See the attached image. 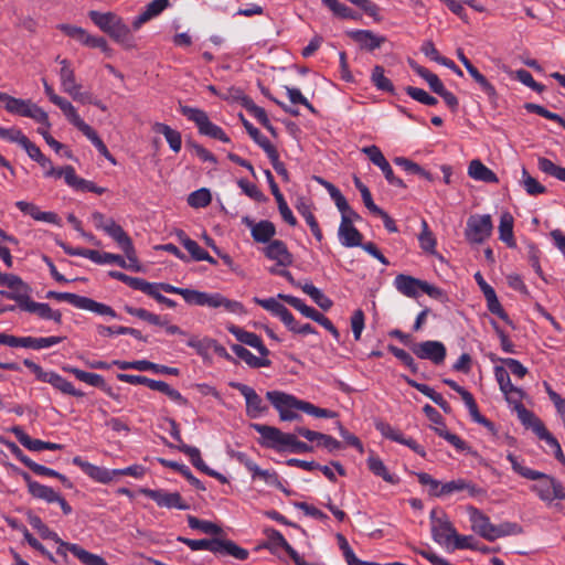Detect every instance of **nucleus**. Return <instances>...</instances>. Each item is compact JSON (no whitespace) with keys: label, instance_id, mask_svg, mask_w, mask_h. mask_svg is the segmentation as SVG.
Returning <instances> with one entry per match:
<instances>
[{"label":"nucleus","instance_id":"1","mask_svg":"<svg viewBox=\"0 0 565 565\" xmlns=\"http://www.w3.org/2000/svg\"><path fill=\"white\" fill-rule=\"evenodd\" d=\"M266 397L279 413V418L284 422L298 420L301 417L299 412L319 418H332L335 416V413L330 409L320 408L309 402L280 391H269L266 393Z\"/></svg>","mask_w":565,"mask_h":565},{"label":"nucleus","instance_id":"2","mask_svg":"<svg viewBox=\"0 0 565 565\" xmlns=\"http://www.w3.org/2000/svg\"><path fill=\"white\" fill-rule=\"evenodd\" d=\"M507 459L511 462L512 469L521 477L536 481V483L532 484L530 489L543 502L552 503L555 500H565V488L559 480L546 473L522 466L518 461V458L512 454H509Z\"/></svg>","mask_w":565,"mask_h":565},{"label":"nucleus","instance_id":"3","mask_svg":"<svg viewBox=\"0 0 565 565\" xmlns=\"http://www.w3.org/2000/svg\"><path fill=\"white\" fill-rule=\"evenodd\" d=\"M166 292L180 295L191 306L207 307L212 309L223 308L225 311L235 315H244L245 308L242 302L228 299L220 292H204L195 289L168 286Z\"/></svg>","mask_w":565,"mask_h":565},{"label":"nucleus","instance_id":"4","mask_svg":"<svg viewBox=\"0 0 565 565\" xmlns=\"http://www.w3.org/2000/svg\"><path fill=\"white\" fill-rule=\"evenodd\" d=\"M88 17L100 31L108 34L124 49L131 50L136 47V40L130 28L118 14L114 12H99L92 10L88 12Z\"/></svg>","mask_w":565,"mask_h":565},{"label":"nucleus","instance_id":"5","mask_svg":"<svg viewBox=\"0 0 565 565\" xmlns=\"http://www.w3.org/2000/svg\"><path fill=\"white\" fill-rule=\"evenodd\" d=\"M92 222L97 230L105 232L119 245L127 259L132 263L137 262L136 249L131 238L115 220L106 217L103 213L96 211L92 214Z\"/></svg>","mask_w":565,"mask_h":565},{"label":"nucleus","instance_id":"6","mask_svg":"<svg viewBox=\"0 0 565 565\" xmlns=\"http://www.w3.org/2000/svg\"><path fill=\"white\" fill-rule=\"evenodd\" d=\"M468 513L471 529L488 541H494L498 537L516 533L520 530V527L513 523H504L500 526L493 525L490 519L475 507H469Z\"/></svg>","mask_w":565,"mask_h":565},{"label":"nucleus","instance_id":"7","mask_svg":"<svg viewBox=\"0 0 565 565\" xmlns=\"http://www.w3.org/2000/svg\"><path fill=\"white\" fill-rule=\"evenodd\" d=\"M45 298L55 299L57 301H66L78 309L92 311L100 316H109L111 318L117 317V313L111 307L102 302H97L92 298L79 296L76 294L58 292L51 290L46 292Z\"/></svg>","mask_w":565,"mask_h":565},{"label":"nucleus","instance_id":"8","mask_svg":"<svg viewBox=\"0 0 565 565\" xmlns=\"http://www.w3.org/2000/svg\"><path fill=\"white\" fill-rule=\"evenodd\" d=\"M250 427L262 436L260 444L264 447L276 449L278 451H292L294 445L297 440L295 434L282 433L276 427L262 424H252Z\"/></svg>","mask_w":565,"mask_h":565},{"label":"nucleus","instance_id":"9","mask_svg":"<svg viewBox=\"0 0 565 565\" xmlns=\"http://www.w3.org/2000/svg\"><path fill=\"white\" fill-rule=\"evenodd\" d=\"M179 110L183 116L196 125L201 135L218 139L223 142H230L228 136L220 126L213 124L209 119V116L204 110L185 105H180Z\"/></svg>","mask_w":565,"mask_h":565},{"label":"nucleus","instance_id":"10","mask_svg":"<svg viewBox=\"0 0 565 565\" xmlns=\"http://www.w3.org/2000/svg\"><path fill=\"white\" fill-rule=\"evenodd\" d=\"M394 285L401 294L411 298H416L422 292H425L433 298H439L443 295L438 287L403 274L396 276Z\"/></svg>","mask_w":565,"mask_h":565},{"label":"nucleus","instance_id":"11","mask_svg":"<svg viewBox=\"0 0 565 565\" xmlns=\"http://www.w3.org/2000/svg\"><path fill=\"white\" fill-rule=\"evenodd\" d=\"M23 364L35 374L39 381L51 384L54 388L58 390L63 394L77 397L83 396L81 391H77L71 382L62 377L60 374L53 371L46 372L42 369L41 365L29 359H25Z\"/></svg>","mask_w":565,"mask_h":565},{"label":"nucleus","instance_id":"12","mask_svg":"<svg viewBox=\"0 0 565 565\" xmlns=\"http://www.w3.org/2000/svg\"><path fill=\"white\" fill-rule=\"evenodd\" d=\"M430 531L433 540L447 548L456 535V529L443 511L433 510L430 512Z\"/></svg>","mask_w":565,"mask_h":565},{"label":"nucleus","instance_id":"13","mask_svg":"<svg viewBox=\"0 0 565 565\" xmlns=\"http://www.w3.org/2000/svg\"><path fill=\"white\" fill-rule=\"evenodd\" d=\"M4 108L10 114L32 118L36 122L51 127L47 114L30 99H21L12 96L9 103L4 105Z\"/></svg>","mask_w":565,"mask_h":565},{"label":"nucleus","instance_id":"14","mask_svg":"<svg viewBox=\"0 0 565 565\" xmlns=\"http://www.w3.org/2000/svg\"><path fill=\"white\" fill-rule=\"evenodd\" d=\"M278 297L285 300L288 305H290L296 310L300 311L306 318L312 319L313 321L321 324L324 329H327L333 338L339 341L340 333L338 329L333 326L330 319L323 316L321 312L316 310L315 308L307 306L301 299L290 296V295H278Z\"/></svg>","mask_w":565,"mask_h":565},{"label":"nucleus","instance_id":"15","mask_svg":"<svg viewBox=\"0 0 565 565\" xmlns=\"http://www.w3.org/2000/svg\"><path fill=\"white\" fill-rule=\"evenodd\" d=\"M492 228V220L489 214L471 215L467 221L465 236L472 244H481L490 237Z\"/></svg>","mask_w":565,"mask_h":565},{"label":"nucleus","instance_id":"16","mask_svg":"<svg viewBox=\"0 0 565 565\" xmlns=\"http://www.w3.org/2000/svg\"><path fill=\"white\" fill-rule=\"evenodd\" d=\"M140 493L153 500L158 507L168 509L189 510L190 505L182 499L179 492H167L164 490L140 489Z\"/></svg>","mask_w":565,"mask_h":565},{"label":"nucleus","instance_id":"17","mask_svg":"<svg viewBox=\"0 0 565 565\" xmlns=\"http://www.w3.org/2000/svg\"><path fill=\"white\" fill-rule=\"evenodd\" d=\"M361 151L369 157V159L372 161L373 164H375L376 167H379L381 169L386 181L391 185L398 186V188L406 186L405 183L403 182V180L397 178L394 174L390 162L386 160V158L384 157V154L382 153L381 149L377 146H375V145L367 146V147L362 148Z\"/></svg>","mask_w":565,"mask_h":565},{"label":"nucleus","instance_id":"18","mask_svg":"<svg viewBox=\"0 0 565 565\" xmlns=\"http://www.w3.org/2000/svg\"><path fill=\"white\" fill-rule=\"evenodd\" d=\"M230 385L244 396L246 402V415L249 418H257L267 411V406L264 405L262 397L253 387L234 382Z\"/></svg>","mask_w":565,"mask_h":565},{"label":"nucleus","instance_id":"19","mask_svg":"<svg viewBox=\"0 0 565 565\" xmlns=\"http://www.w3.org/2000/svg\"><path fill=\"white\" fill-rule=\"evenodd\" d=\"M413 353L424 360H430L435 364H440L446 358V348L439 341H424L412 344Z\"/></svg>","mask_w":565,"mask_h":565},{"label":"nucleus","instance_id":"20","mask_svg":"<svg viewBox=\"0 0 565 565\" xmlns=\"http://www.w3.org/2000/svg\"><path fill=\"white\" fill-rule=\"evenodd\" d=\"M242 222L250 230V235L255 242L269 244L274 241L273 237L276 235V227L273 222L264 220L255 223L248 216H244Z\"/></svg>","mask_w":565,"mask_h":565},{"label":"nucleus","instance_id":"21","mask_svg":"<svg viewBox=\"0 0 565 565\" xmlns=\"http://www.w3.org/2000/svg\"><path fill=\"white\" fill-rule=\"evenodd\" d=\"M494 376L501 392L505 395L509 403H519L522 401L524 396L523 391L511 383L509 372L504 366H495Z\"/></svg>","mask_w":565,"mask_h":565},{"label":"nucleus","instance_id":"22","mask_svg":"<svg viewBox=\"0 0 565 565\" xmlns=\"http://www.w3.org/2000/svg\"><path fill=\"white\" fill-rule=\"evenodd\" d=\"M236 459L252 473L253 479H262L265 482L282 489L278 475L275 471L260 469L246 454L238 452Z\"/></svg>","mask_w":565,"mask_h":565},{"label":"nucleus","instance_id":"23","mask_svg":"<svg viewBox=\"0 0 565 565\" xmlns=\"http://www.w3.org/2000/svg\"><path fill=\"white\" fill-rule=\"evenodd\" d=\"M264 254L270 260L276 262L277 266L288 267L294 262L292 255L288 250L287 245L280 239L271 241L264 248Z\"/></svg>","mask_w":565,"mask_h":565},{"label":"nucleus","instance_id":"24","mask_svg":"<svg viewBox=\"0 0 565 565\" xmlns=\"http://www.w3.org/2000/svg\"><path fill=\"white\" fill-rule=\"evenodd\" d=\"M73 463L79 467L89 478L97 482L108 483L115 479V469L109 470L95 466L88 461L83 460L78 456L73 458Z\"/></svg>","mask_w":565,"mask_h":565},{"label":"nucleus","instance_id":"25","mask_svg":"<svg viewBox=\"0 0 565 565\" xmlns=\"http://www.w3.org/2000/svg\"><path fill=\"white\" fill-rule=\"evenodd\" d=\"M347 35L356 42L362 50L374 51L379 49L386 38L377 35L370 30H351L347 31Z\"/></svg>","mask_w":565,"mask_h":565},{"label":"nucleus","instance_id":"26","mask_svg":"<svg viewBox=\"0 0 565 565\" xmlns=\"http://www.w3.org/2000/svg\"><path fill=\"white\" fill-rule=\"evenodd\" d=\"M227 330L233 335H235V338L239 342L256 349L262 356L269 355V350L264 345L260 337L257 335L256 333L245 331L242 328L234 324L228 326Z\"/></svg>","mask_w":565,"mask_h":565},{"label":"nucleus","instance_id":"27","mask_svg":"<svg viewBox=\"0 0 565 565\" xmlns=\"http://www.w3.org/2000/svg\"><path fill=\"white\" fill-rule=\"evenodd\" d=\"M514 404L518 417L526 428H531L540 439L548 433L543 422L533 412L526 409L521 402Z\"/></svg>","mask_w":565,"mask_h":565},{"label":"nucleus","instance_id":"28","mask_svg":"<svg viewBox=\"0 0 565 565\" xmlns=\"http://www.w3.org/2000/svg\"><path fill=\"white\" fill-rule=\"evenodd\" d=\"M15 206L25 215H30L35 221L60 225V217L54 212H42L39 206L32 202L18 201Z\"/></svg>","mask_w":565,"mask_h":565},{"label":"nucleus","instance_id":"29","mask_svg":"<svg viewBox=\"0 0 565 565\" xmlns=\"http://www.w3.org/2000/svg\"><path fill=\"white\" fill-rule=\"evenodd\" d=\"M24 481L26 482L29 493L36 498L44 500L47 503H54L58 499V493L51 487L41 484L38 481L32 480L30 475L26 472L22 473Z\"/></svg>","mask_w":565,"mask_h":565},{"label":"nucleus","instance_id":"30","mask_svg":"<svg viewBox=\"0 0 565 565\" xmlns=\"http://www.w3.org/2000/svg\"><path fill=\"white\" fill-rule=\"evenodd\" d=\"M88 259L96 264H116L121 268L130 269L138 271L140 267L138 266V260L132 263L128 259L129 264L126 262L124 257L117 254L111 253H100L98 250L93 249L92 253H88Z\"/></svg>","mask_w":565,"mask_h":565},{"label":"nucleus","instance_id":"31","mask_svg":"<svg viewBox=\"0 0 565 565\" xmlns=\"http://www.w3.org/2000/svg\"><path fill=\"white\" fill-rule=\"evenodd\" d=\"M22 311L33 313L43 320H53L54 322H56L58 324L62 323V313L60 310L52 309L49 303L36 302V301L32 300V298L24 306Z\"/></svg>","mask_w":565,"mask_h":565},{"label":"nucleus","instance_id":"32","mask_svg":"<svg viewBox=\"0 0 565 565\" xmlns=\"http://www.w3.org/2000/svg\"><path fill=\"white\" fill-rule=\"evenodd\" d=\"M460 491H467L470 497H477L482 492V490L479 487H477L475 483H472L471 481L459 478V479L443 483V486L440 487L439 493H444V497H446V495H450L455 492H460Z\"/></svg>","mask_w":565,"mask_h":565},{"label":"nucleus","instance_id":"33","mask_svg":"<svg viewBox=\"0 0 565 565\" xmlns=\"http://www.w3.org/2000/svg\"><path fill=\"white\" fill-rule=\"evenodd\" d=\"M254 301L263 307L264 309L270 311L273 315L277 316L284 324L292 323V313L277 299L275 298H254Z\"/></svg>","mask_w":565,"mask_h":565},{"label":"nucleus","instance_id":"34","mask_svg":"<svg viewBox=\"0 0 565 565\" xmlns=\"http://www.w3.org/2000/svg\"><path fill=\"white\" fill-rule=\"evenodd\" d=\"M468 175L476 180L486 183H498L497 174L486 167L479 159H473L468 166Z\"/></svg>","mask_w":565,"mask_h":565},{"label":"nucleus","instance_id":"35","mask_svg":"<svg viewBox=\"0 0 565 565\" xmlns=\"http://www.w3.org/2000/svg\"><path fill=\"white\" fill-rule=\"evenodd\" d=\"M231 349L241 360L253 369L268 367L271 364L267 356H256L241 344H232Z\"/></svg>","mask_w":565,"mask_h":565},{"label":"nucleus","instance_id":"36","mask_svg":"<svg viewBox=\"0 0 565 565\" xmlns=\"http://www.w3.org/2000/svg\"><path fill=\"white\" fill-rule=\"evenodd\" d=\"M348 222H341L338 236L344 247H356L362 245V234L354 225H348Z\"/></svg>","mask_w":565,"mask_h":565},{"label":"nucleus","instance_id":"37","mask_svg":"<svg viewBox=\"0 0 565 565\" xmlns=\"http://www.w3.org/2000/svg\"><path fill=\"white\" fill-rule=\"evenodd\" d=\"M30 294L31 288L24 281H21V285H17L15 288L10 290H0V295L7 299L14 300L20 310H22L31 299Z\"/></svg>","mask_w":565,"mask_h":565},{"label":"nucleus","instance_id":"38","mask_svg":"<svg viewBox=\"0 0 565 565\" xmlns=\"http://www.w3.org/2000/svg\"><path fill=\"white\" fill-rule=\"evenodd\" d=\"M62 370L64 372L73 374L77 380H79L88 385H92L94 387L104 388L106 385L104 377L99 374L85 372L83 370H79V369L71 366V365H63Z\"/></svg>","mask_w":565,"mask_h":565},{"label":"nucleus","instance_id":"39","mask_svg":"<svg viewBox=\"0 0 565 565\" xmlns=\"http://www.w3.org/2000/svg\"><path fill=\"white\" fill-rule=\"evenodd\" d=\"M148 387L150 390L166 394L171 401H173L178 405H188V399L184 396H182V394L179 391L171 387L167 382L150 379Z\"/></svg>","mask_w":565,"mask_h":565},{"label":"nucleus","instance_id":"40","mask_svg":"<svg viewBox=\"0 0 565 565\" xmlns=\"http://www.w3.org/2000/svg\"><path fill=\"white\" fill-rule=\"evenodd\" d=\"M52 103L63 111L68 121L72 125H74L78 130L86 125V122L77 114L75 107L67 99L57 96L54 97V100Z\"/></svg>","mask_w":565,"mask_h":565},{"label":"nucleus","instance_id":"41","mask_svg":"<svg viewBox=\"0 0 565 565\" xmlns=\"http://www.w3.org/2000/svg\"><path fill=\"white\" fill-rule=\"evenodd\" d=\"M60 64L62 65L60 71V81L62 89L66 93H73V90L79 85L75 79V72L71 67V64L67 60H61Z\"/></svg>","mask_w":565,"mask_h":565},{"label":"nucleus","instance_id":"42","mask_svg":"<svg viewBox=\"0 0 565 565\" xmlns=\"http://www.w3.org/2000/svg\"><path fill=\"white\" fill-rule=\"evenodd\" d=\"M499 236L509 247L515 246L513 236V216L509 212L501 214L499 224Z\"/></svg>","mask_w":565,"mask_h":565},{"label":"nucleus","instance_id":"43","mask_svg":"<svg viewBox=\"0 0 565 565\" xmlns=\"http://www.w3.org/2000/svg\"><path fill=\"white\" fill-rule=\"evenodd\" d=\"M217 554L230 555L239 561L246 559L249 555L247 550L238 546L235 542L221 539H218Z\"/></svg>","mask_w":565,"mask_h":565},{"label":"nucleus","instance_id":"44","mask_svg":"<svg viewBox=\"0 0 565 565\" xmlns=\"http://www.w3.org/2000/svg\"><path fill=\"white\" fill-rule=\"evenodd\" d=\"M154 131L162 134L168 141L170 148L174 152H179L182 147V139L181 134L174 129H172L170 126L161 122H156L153 126Z\"/></svg>","mask_w":565,"mask_h":565},{"label":"nucleus","instance_id":"45","mask_svg":"<svg viewBox=\"0 0 565 565\" xmlns=\"http://www.w3.org/2000/svg\"><path fill=\"white\" fill-rule=\"evenodd\" d=\"M177 541L185 544L192 551H210L214 554H217L218 539L192 540L178 536Z\"/></svg>","mask_w":565,"mask_h":565},{"label":"nucleus","instance_id":"46","mask_svg":"<svg viewBox=\"0 0 565 565\" xmlns=\"http://www.w3.org/2000/svg\"><path fill=\"white\" fill-rule=\"evenodd\" d=\"M409 64H411L412 68L416 72V74L419 75L422 78H424L427 82V84L429 85V88L434 93L438 94L445 88L443 82L439 79V77L436 74L431 73L429 70H427L414 62H411Z\"/></svg>","mask_w":565,"mask_h":565},{"label":"nucleus","instance_id":"47","mask_svg":"<svg viewBox=\"0 0 565 565\" xmlns=\"http://www.w3.org/2000/svg\"><path fill=\"white\" fill-rule=\"evenodd\" d=\"M70 552L84 565H107L104 557L84 550L79 545H71Z\"/></svg>","mask_w":565,"mask_h":565},{"label":"nucleus","instance_id":"48","mask_svg":"<svg viewBox=\"0 0 565 565\" xmlns=\"http://www.w3.org/2000/svg\"><path fill=\"white\" fill-rule=\"evenodd\" d=\"M371 82L379 90L394 94V85L391 79L385 76L383 66H374L371 74Z\"/></svg>","mask_w":565,"mask_h":565},{"label":"nucleus","instance_id":"49","mask_svg":"<svg viewBox=\"0 0 565 565\" xmlns=\"http://www.w3.org/2000/svg\"><path fill=\"white\" fill-rule=\"evenodd\" d=\"M243 125L248 132L249 137L268 154L276 147L266 138L256 127L249 121L243 119Z\"/></svg>","mask_w":565,"mask_h":565},{"label":"nucleus","instance_id":"50","mask_svg":"<svg viewBox=\"0 0 565 565\" xmlns=\"http://www.w3.org/2000/svg\"><path fill=\"white\" fill-rule=\"evenodd\" d=\"M186 520L189 526L193 530H199L211 535H218L222 533V527L211 521L200 520L193 515H188Z\"/></svg>","mask_w":565,"mask_h":565},{"label":"nucleus","instance_id":"51","mask_svg":"<svg viewBox=\"0 0 565 565\" xmlns=\"http://www.w3.org/2000/svg\"><path fill=\"white\" fill-rule=\"evenodd\" d=\"M12 433L19 443L31 451L44 450V443L41 439L31 438L21 427H13Z\"/></svg>","mask_w":565,"mask_h":565},{"label":"nucleus","instance_id":"52","mask_svg":"<svg viewBox=\"0 0 565 565\" xmlns=\"http://www.w3.org/2000/svg\"><path fill=\"white\" fill-rule=\"evenodd\" d=\"M367 467L375 476L383 478L386 482L396 483L397 480L388 472L386 466L379 457L370 456L367 459Z\"/></svg>","mask_w":565,"mask_h":565},{"label":"nucleus","instance_id":"53","mask_svg":"<svg viewBox=\"0 0 565 565\" xmlns=\"http://www.w3.org/2000/svg\"><path fill=\"white\" fill-rule=\"evenodd\" d=\"M420 248L426 252L434 254L436 248V238L433 232L429 230L428 224L425 220L422 221V232L418 236Z\"/></svg>","mask_w":565,"mask_h":565},{"label":"nucleus","instance_id":"54","mask_svg":"<svg viewBox=\"0 0 565 565\" xmlns=\"http://www.w3.org/2000/svg\"><path fill=\"white\" fill-rule=\"evenodd\" d=\"M178 449L185 454L191 463L196 468L199 469L200 471L204 472L205 470H207V466L205 465V462L203 461L202 457H201V452H200V449L196 448V447H193V446H189L186 444H182V445H178Z\"/></svg>","mask_w":565,"mask_h":565},{"label":"nucleus","instance_id":"55","mask_svg":"<svg viewBox=\"0 0 565 565\" xmlns=\"http://www.w3.org/2000/svg\"><path fill=\"white\" fill-rule=\"evenodd\" d=\"M79 130L92 141V143L103 156H105L111 162H115L104 141L98 137L97 132L89 125L86 124Z\"/></svg>","mask_w":565,"mask_h":565},{"label":"nucleus","instance_id":"56","mask_svg":"<svg viewBox=\"0 0 565 565\" xmlns=\"http://www.w3.org/2000/svg\"><path fill=\"white\" fill-rule=\"evenodd\" d=\"M522 185L529 195H537L546 192V188L531 177L525 168L522 169Z\"/></svg>","mask_w":565,"mask_h":565},{"label":"nucleus","instance_id":"57","mask_svg":"<svg viewBox=\"0 0 565 565\" xmlns=\"http://www.w3.org/2000/svg\"><path fill=\"white\" fill-rule=\"evenodd\" d=\"M467 72L479 84L480 88L488 95V97H495L497 92L494 86L478 71L476 66H470Z\"/></svg>","mask_w":565,"mask_h":565},{"label":"nucleus","instance_id":"58","mask_svg":"<svg viewBox=\"0 0 565 565\" xmlns=\"http://www.w3.org/2000/svg\"><path fill=\"white\" fill-rule=\"evenodd\" d=\"M438 426L434 427L435 433L451 444L456 449L463 450L466 449V443L456 434L450 433L447 427L441 424H437Z\"/></svg>","mask_w":565,"mask_h":565},{"label":"nucleus","instance_id":"59","mask_svg":"<svg viewBox=\"0 0 565 565\" xmlns=\"http://www.w3.org/2000/svg\"><path fill=\"white\" fill-rule=\"evenodd\" d=\"M191 255V257L196 260V262H201V260H205V262H209L210 264L212 265H215L216 264V260L210 256V254L204 250L195 241H186L185 242V247H184Z\"/></svg>","mask_w":565,"mask_h":565},{"label":"nucleus","instance_id":"60","mask_svg":"<svg viewBox=\"0 0 565 565\" xmlns=\"http://www.w3.org/2000/svg\"><path fill=\"white\" fill-rule=\"evenodd\" d=\"M211 193L205 188L199 189L188 196V204L195 209L205 207L211 203Z\"/></svg>","mask_w":565,"mask_h":565},{"label":"nucleus","instance_id":"61","mask_svg":"<svg viewBox=\"0 0 565 565\" xmlns=\"http://www.w3.org/2000/svg\"><path fill=\"white\" fill-rule=\"evenodd\" d=\"M139 371H152L158 374H168L174 376H178L180 374V371L177 367L156 364L147 360H140Z\"/></svg>","mask_w":565,"mask_h":565},{"label":"nucleus","instance_id":"62","mask_svg":"<svg viewBox=\"0 0 565 565\" xmlns=\"http://www.w3.org/2000/svg\"><path fill=\"white\" fill-rule=\"evenodd\" d=\"M405 90L408 96L424 105L435 106L438 103V100L434 96L429 95L422 88L407 86Z\"/></svg>","mask_w":565,"mask_h":565},{"label":"nucleus","instance_id":"63","mask_svg":"<svg viewBox=\"0 0 565 565\" xmlns=\"http://www.w3.org/2000/svg\"><path fill=\"white\" fill-rule=\"evenodd\" d=\"M486 300H487V307H488V310L498 316L500 319H502L503 321H505L507 323H510V319H509V316L507 315V312L504 311V309L502 308L498 297H497V294L495 291L486 296L484 297Z\"/></svg>","mask_w":565,"mask_h":565},{"label":"nucleus","instance_id":"64","mask_svg":"<svg viewBox=\"0 0 565 565\" xmlns=\"http://www.w3.org/2000/svg\"><path fill=\"white\" fill-rule=\"evenodd\" d=\"M388 351L397 358L405 366H407L413 373L418 371L417 364L413 356L403 349L395 345H388Z\"/></svg>","mask_w":565,"mask_h":565}]
</instances>
